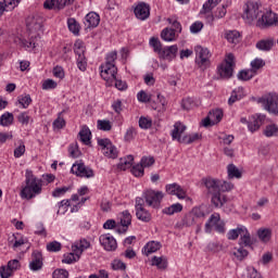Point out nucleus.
Segmentation results:
<instances>
[{"label":"nucleus","instance_id":"c85d7f7f","mask_svg":"<svg viewBox=\"0 0 278 278\" xmlns=\"http://www.w3.org/2000/svg\"><path fill=\"white\" fill-rule=\"evenodd\" d=\"M161 38L165 42H175L177 40V33L173 28L166 27L161 31Z\"/></svg>","mask_w":278,"mask_h":278},{"label":"nucleus","instance_id":"423d86ee","mask_svg":"<svg viewBox=\"0 0 278 278\" xmlns=\"http://www.w3.org/2000/svg\"><path fill=\"white\" fill-rule=\"evenodd\" d=\"M258 103H262L264 110L270 114L278 116V94L268 93L258 99Z\"/></svg>","mask_w":278,"mask_h":278},{"label":"nucleus","instance_id":"603ef678","mask_svg":"<svg viewBox=\"0 0 278 278\" xmlns=\"http://www.w3.org/2000/svg\"><path fill=\"white\" fill-rule=\"evenodd\" d=\"M17 101L24 110H27V108H29V105H31V96H29L27 93L22 94L17 98Z\"/></svg>","mask_w":278,"mask_h":278},{"label":"nucleus","instance_id":"052dcab7","mask_svg":"<svg viewBox=\"0 0 278 278\" xmlns=\"http://www.w3.org/2000/svg\"><path fill=\"white\" fill-rule=\"evenodd\" d=\"M167 23L172 25L174 28H172L176 34H181V23L177 21L175 17L167 18Z\"/></svg>","mask_w":278,"mask_h":278},{"label":"nucleus","instance_id":"9b49d317","mask_svg":"<svg viewBox=\"0 0 278 278\" xmlns=\"http://www.w3.org/2000/svg\"><path fill=\"white\" fill-rule=\"evenodd\" d=\"M223 109H213L208 112V115L202 121L203 127H214L223 121Z\"/></svg>","mask_w":278,"mask_h":278},{"label":"nucleus","instance_id":"37998d69","mask_svg":"<svg viewBox=\"0 0 278 278\" xmlns=\"http://www.w3.org/2000/svg\"><path fill=\"white\" fill-rule=\"evenodd\" d=\"M136 216L138 220H142V223H150L151 220V213L146 208L136 210Z\"/></svg>","mask_w":278,"mask_h":278},{"label":"nucleus","instance_id":"c9c22d12","mask_svg":"<svg viewBox=\"0 0 278 278\" xmlns=\"http://www.w3.org/2000/svg\"><path fill=\"white\" fill-rule=\"evenodd\" d=\"M239 243L241 247H251V244H253V241L251 240V233H249V230L244 226L241 230Z\"/></svg>","mask_w":278,"mask_h":278},{"label":"nucleus","instance_id":"4c0bfd02","mask_svg":"<svg viewBox=\"0 0 278 278\" xmlns=\"http://www.w3.org/2000/svg\"><path fill=\"white\" fill-rule=\"evenodd\" d=\"M223 0H207L203 7L202 10L200 11V14H212V10L218 5Z\"/></svg>","mask_w":278,"mask_h":278},{"label":"nucleus","instance_id":"680f3d73","mask_svg":"<svg viewBox=\"0 0 278 278\" xmlns=\"http://www.w3.org/2000/svg\"><path fill=\"white\" fill-rule=\"evenodd\" d=\"M155 164V159L153 156H142L140 161V165L143 168H149L150 166H153Z\"/></svg>","mask_w":278,"mask_h":278},{"label":"nucleus","instance_id":"aec40b11","mask_svg":"<svg viewBox=\"0 0 278 278\" xmlns=\"http://www.w3.org/2000/svg\"><path fill=\"white\" fill-rule=\"evenodd\" d=\"M178 51H179V48L177 47V45L167 46V47H164L163 50H161L159 58L161 60H166L167 62H173V60L177 58Z\"/></svg>","mask_w":278,"mask_h":278},{"label":"nucleus","instance_id":"8fccbe9b","mask_svg":"<svg viewBox=\"0 0 278 278\" xmlns=\"http://www.w3.org/2000/svg\"><path fill=\"white\" fill-rule=\"evenodd\" d=\"M237 77L240 81H249V79L255 77V74L251 70H243L238 73Z\"/></svg>","mask_w":278,"mask_h":278},{"label":"nucleus","instance_id":"7ed1b4c3","mask_svg":"<svg viewBox=\"0 0 278 278\" xmlns=\"http://www.w3.org/2000/svg\"><path fill=\"white\" fill-rule=\"evenodd\" d=\"M195 64L202 71H207L210 68L212 62L210 58H212V53L207 48H203L201 46H197L195 49Z\"/></svg>","mask_w":278,"mask_h":278},{"label":"nucleus","instance_id":"09e8293b","mask_svg":"<svg viewBox=\"0 0 278 278\" xmlns=\"http://www.w3.org/2000/svg\"><path fill=\"white\" fill-rule=\"evenodd\" d=\"M119 219H121V225L126 227H129V225H131V213H129V211H123L119 214Z\"/></svg>","mask_w":278,"mask_h":278},{"label":"nucleus","instance_id":"5701e85b","mask_svg":"<svg viewBox=\"0 0 278 278\" xmlns=\"http://www.w3.org/2000/svg\"><path fill=\"white\" fill-rule=\"evenodd\" d=\"M30 270H40L42 268V253L34 251L31 254V262L29 263Z\"/></svg>","mask_w":278,"mask_h":278},{"label":"nucleus","instance_id":"6e6d98bb","mask_svg":"<svg viewBox=\"0 0 278 278\" xmlns=\"http://www.w3.org/2000/svg\"><path fill=\"white\" fill-rule=\"evenodd\" d=\"M243 228H244V226H241L236 229L229 230L227 233L228 240H238V237L241 236Z\"/></svg>","mask_w":278,"mask_h":278},{"label":"nucleus","instance_id":"f704fd0d","mask_svg":"<svg viewBox=\"0 0 278 278\" xmlns=\"http://www.w3.org/2000/svg\"><path fill=\"white\" fill-rule=\"evenodd\" d=\"M134 166V156L127 155L125 157H122L119 160V163L117 164V168L119 170H127V168H131Z\"/></svg>","mask_w":278,"mask_h":278},{"label":"nucleus","instance_id":"dca6fc26","mask_svg":"<svg viewBox=\"0 0 278 278\" xmlns=\"http://www.w3.org/2000/svg\"><path fill=\"white\" fill-rule=\"evenodd\" d=\"M18 268H21V262L18 260H11L7 266L0 267V277L10 278Z\"/></svg>","mask_w":278,"mask_h":278},{"label":"nucleus","instance_id":"bf43d9fd","mask_svg":"<svg viewBox=\"0 0 278 278\" xmlns=\"http://www.w3.org/2000/svg\"><path fill=\"white\" fill-rule=\"evenodd\" d=\"M47 251L50 253H58L59 251H62V243L58 241H52L47 244Z\"/></svg>","mask_w":278,"mask_h":278},{"label":"nucleus","instance_id":"72a5a7b5","mask_svg":"<svg viewBox=\"0 0 278 278\" xmlns=\"http://www.w3.org/2000/svg\"><path fill=\"white\" fill-rule=\"evenodd\" d=\"M163 214H166V216H173L174 214H179L180 212H184V205L181 203H175L170 206H167L163 208Z\"/></svg>","mask_w":278,"mask_h":278},{"label":"nucleus","instance_id":"7c9ffc66","mask_svg":"<svg viewBox=\"0 0 278 278\" xmlns=\"http://www.w3.org/2000/svg\"><path fill=\"white\" fill-rule=\"evenodd\" d=\"M256 235L261 242H270V238H273V230L270 228H260Z\"/></svg>","mask_w":278,"mask_h":278},{"label":"nucleus","instance_id":"a18cd8bd","mask_svg":"<svg viewBox=\"0 0 278 278\" xmlns=\"http://www.w3.org/2000/svg\"><path fill=\"white\" fill-rule=\"evenodd\" d=\"M80 257H81V254L73 251L71 253L65 254L62 262L63 264H73L74 262H79Z\"/></svg>","mask_w":278,"mask_h":278},{"label":"nucleus","instance_id":"4468645a","mask_svg":"<svg viewBox=\"0 0 278 278\" xmlns=\"http://www.w3.org/2000/svg\"><path fill=\"white\" fill-rule=\"evenodd\" d=\"M134 13L138 21H147L151 16V7L146 2H139L135 5Z\"/></svg>","mask_w":278,"mask_h":278},{"label":"nucleus","instance_id":"a878e982","mask_svg":"<svg viewBox=\"0 0 278 278\" xmlns=\"http://www.w3.org/2000/svg\"><path fill=\"white\" fill-rule=\"evenodd\" d=\"M227 8H229V4H223L216 9L214 14L206 15L208 23L216 21V18H225V16H227Z\"/></svg>","mask_w":278,"mask_h":278},{"label":"nucleus","instance_id":"de8ad7c7","mask_svg":"<svg viewBox=\"0 0 278 278\" xmlns=\"http://www.w3.org/2000/svg\"><path fill=\"white\" fill-rule=\"evenodd\" d=\"M58 207V212L56 214L60 215H64L66 214V212H68V207H71V201L70 200H62L61 202H59L56 204Z\"/></svg>","mask_w":278,"mask_h":278},{"label":"nucleus","instance_id":"393cba45","mask_svg":"<svg viewBox=\"0 0 278 278\" xmlns=\"http://www.w3.org/2000/svg\"><path fill=\"white\" fill-rule=\"evenodd\" d=\"M256 49H258V51H271L273 47H275V38L269 37L266 39H261L256 42Z\"/></svg>","mask_w":278,"mask_h":278},{"label":"nucleus","instance_id":"e2e57ef3","mask_svg":"<svg viewBox=\"0 0 278 278\" xmlns=\"http://www.w3.org/2000/svg\"><path fill=\"white\" fill-rule=\"evenodd\" d=\"M55 88H58V83L51 78H48L42 83V90H55Z\"/></svg>","mask_w":278,"mask_h":278},{"label":"nucleus","instance_id":"c03bdc74","mask_svg":"<svg viewBox=\"0 0 278 278\" xmlns=\"http://www.w3.org/2000/svg\"><path fill=\"white\" fill-rule=\"evenodd\" d=\"M14 123V114L10 112H5L4 114L1 115L0 117V125L2 127H10Z\"/></svg>","mask_w":278,"mask_h":278},{"label":"nucleus","instance_id":"0e129e2a","mask_svg":"<svg viewBox=\"0 0 278 278\" xmlns=\"http://www.w3.org/2000/svg\"><path fill=\"white\" fill-rule=\"evenodd\" d=\"M98 129L101 131H110V129H112V124L108 119H99Z\"/></svg>","mask_w":278,"mask_h":278},{"label":"nucleus","instance_id":"4be33fe9","mask_svg":"<svg viewBox=\"0 0 278 278\" xmlns=\"http://www.w3.org/2000/svg\"><path fill=\"white\" fill-rule=\"evenodd\" d=\"M165 190L167 194H173L178 199H186V190H184L177 182L166 185Z\"/></svg>","mask_w":278,"mask_h":278},{"label":"nucleus","instance_id":"338daca9","mask_svg":"<svg viewBox=\"0 0 278 278\" xmlns=\"http://www.w3.org/2000/svg\"><path fill=\"white\" fill-rule=\"evenodd\" d=\"M151 125H153V121H151V118H147V117L139 118V127L141 129H149L151 128Z\"/></svg>","mask_w":278,"mask_h":278},{"label":"nucleus","instance_id":"1a4fd4ad","mask_svg":"<svg viewBox=\"0 0 278 278\" xmlns=\"http://www.w3.org/2000/svg\"><path fill=\"white\" fill-rule=\"evenodd\" d=\"M101 77L106 81L108 86H114V81H116V73L118 70L116 68V64H104L101 65Z\"/></svg>","mask_w":278,"mask_h":278},{"label":"nucleus","instance_id":"e433bc0d","mask_svg":"<svg viewBox=\"0 0 278 278\" xmlns=\"http://www.w3.org/2000/svg\"><path fill=\"white\" fill-rule=\"evenodd\" d=\"M152 266H156L159 270H166L168 267V260L166 256H154L152 258Z\"/></svg>","mask_w":278,"mask_h":278},{"label":"nucleus","instance_id":"f257e3e1","mask_svg":"<svg viewBox=\"0 0 278 278\" xmlns=\"http://www.w3.org/2000/svg\"><path fill=\"white\" fill-rule=\"evenodd\" d=\"M45 186V180L36 177L31 169H26L25 173V186L22 188L20 192V197L22 199H26V201H31V199H36L39 194H42V187Z\"/></svg>","mask_w":278,"mask_h":278},{"label":"nucleus","instance_id":"a211bd4d","mask_svg":"<svg viewBox=\"0 0 278 278\" xmlns=\"http://www.w3.org/2000/svg\"><path fill=\"white\" fill-rule=\"evenodd\" d=\"M199 218V215L197 214V210H193L190 213H187L182 219L175 225V229H184V227H192L194 223H197V219Z\"/></svg>","mask_w":278,"mask_h":278},{"label":"nucleus","instance_id":"5fc2aeb1","mask_svg":"<svg viewBox=\"0 0 278 278\" xmlns=\"http://www.w3.org/2000/svg\"><path fill=\"white\" fill-rule=\"evenodd\" d=\"M78 136L80 137V140H92V132L88 126H83Z\"/></svg>","mask_w":278,"mask_h":278},{"label":"nucleus","instance_id":"6e6552de","mask_svg":"<svg viewBox=\"0 0 278 278\" xmlns=\"http://www.w3.org/2000/svg\"><path fill=\"white\" fill-rule=\"evenodd\" d=\"M212 227H215L217 233H225V222L220 219V214L214 213L211 215L204 227L205 233H212Z\"/></svg>","mask_w":278,"mask_h":278},{"label":"nucleus","instance_id":"f3484780","mask_svg":"<svg viewBox=\"0 0 278 278\" xmlns=\"http://www.w3.org/2000/svg\"><path fill=\"white\" fill-rule=\"evenodd\" d=\"M75 0H46L43 2L45 10H64L67 5H73Z\"/></svg>","mask_w":278,"mask_h":278},{"label":"nucleus","instance_id":"774afa93","mask_svg":"<svg viewBox=\"0 0 278 278\" xmlns=\"http://www.w3.org/2000/svg\"><path fill=\"white\" fill-rule=\"evenodd\" d=\"M53 278H68V270L66 269H56L52 274Z\"/></svg>","mask_w":278,"mask_h":278},{"label":"nucleus","instance_id":"f03ea898","mask_svg":"<svg viewBox=\"0 0 278 278\" xmlns=\"http://www.w3.org/2000/svg\"><path fill=\"white\" fill-rule=\"evenodd\" d=\"M42 23L45 20L40 15H30L26 18V27L29 36V40H23L22 43L27 49H36L38 47V40L42 31Z\"/></svg>","mask_w":278,"mask_h":278},{"label":"nucleus","instance_id":"6ab92c4d","mask_svg":"<svg viewBox=\"0 0 278 278\" xmlns=\"http://www.w3.org/2000/svg\"><path fill=\"white\" fill-rule=\"evenodd\" d=\"M99 240L104 251H116V249H118V243L116 242V239H114V237H112V235L110 233L101 235Z\"/></svg>","mask_w":278,"mask_h":278},{"label":"nucleus","instance_id":"79ce46f5","mask_svg":"<svg viewBox=\"0 0 278 278\" xmlns=\"http://www.w3.org/2000/svg\"><path fill=\"white\" fill-rule=\"evenodd\" d=\"M250 66H251V71L257 75V72L261 70V68H264L266 66V62L263 60V59H260V58H256L254 59L251 63H250Z\"/></svg>","mask_w":278,"mask_h":278},{"label":"nucleus","instance_id":"4d7b16f0","mask_svg":"<svg viewBox=\"0 0 278 278\" xmlns=\"http://www.w3.org/2000/svg\"><path fill=\"white\" fill-rule=\"evenodd\" d=\"M152 97L151 93H147L144 90L137 93V99L140 103H150Z\"/></svg>","mask_w":278,"mask_h":278},{"label":"nucleus","instance_id":"ddd939ff","mask_svg":"<svg viewBox=\"0 0 278 278\" xmlns=\"http://www.w3.org/2000/svg\"><path fill=\"white\" fill-rule=\"evenodd\" d=\"M99 147L102 149L103 155L110 157L111 160H116L118 157V149L115 148L109 140H98Z\"/></svg>","mask_w":278,"mask_h":278},{"label":"nucleus","instance_id":"13d9d810","mask_svg":"<svg viewBox=\"0 0 278 278\" xmlns=\"http://www.w3.org/2000/svg\"><path fill=\"white\" fill-rule=\"evenodd\" d=\"M232 255H235V257H237V260L242 262V260H244V257H247V255H249V251H247L244 248L235 249L232 252Z\"/></svg>","mask_w":278,"mask_h":278},{"label":"nucleus","instance_id":"a19ab883","mask_svg":"<svg viewBox=\"0 0 278 278\" xmlns=\"http://www.w3.org/2000/svg\"><path fill=\"white\" fill-rule=\"evenodd\" d=\"M225 38L232 45H238L240 42V31L238 30H227L225 33Z\"/></svg>","mask_w":278,"mask_h":278},{"label":"nucleus","instance_id":"b1692460","mask_svg":"<svg viewBox=\"0 0 278 278\" xmlns=\"http://www.w3.org/2000/svg\"><path fill=\"white\" fill-rule=\"evenodd\" d=\"M99 23H101V17L96 12H89L85 16L84 24L86 27H99Z\"/></svg>","mask_w":278,"mask_h":278},{"label":"nucleus","instance_id":"3c124183","mask_svg":"<svg viewBox=\"0 0 278 278\" xmlns=\"http://www.w3.org/2000/svg\"><path fill=\"white\" fill-rule=\"evenodd\" d=\"M150 47H152L154 53H157V55H160V53L163 51L162 41H160V39L156 37L150 38Z\"/></svg>","mask_w":278,"mask_h":278},{"label":"nucleus","instance_id":"473e14b6","mask_svg":"<svg viewBox=\"0 0 278 278\" xmlns=\"http://www.w3.org/2000/svg\"><path fill=\"white\" fill-rule=\"evenodd\" d=\"M185 131H186V125L181 124L180 122H177L174 125V129L172 130V138L174 140H180Z\"/></svg>","mask_w":278,"mask_h":278},{"label":"nucleus","instance_id":"9d476101","mask_svg":"<svg viewBox=\"0 0 278 278\" xmlns=\"http://www.w3.org/2000/svg\"><path fill=\"white\" fill-rule=\"evenodd\" d=\"M271 25H278L277 13H273L271 11L261 14V17L256 22V27L261 29H266V27H271Z\"/></svg>","mask_w":278,"mask_h":278},{"label":"nucleus","instance_id":"58836bf2","mask_svg":"<svg viewBox=\"0 0 278 278\" xmlns=\"http://www.w3.org/2000/svg\"><path fill=\"white\" fill-rule=\"evenodd\" d=\"M67 27L74 36H79V31L81 30V26L78 24L75 17L67 18Z\"/></svg>","mask_w":278,"mask_h":278},{"label":"nucleus","instance_id":"f8f14e48","mask_svg":"<svg viewBox=\"0 0 278 278\" xmlns=\"http://www.w3.org/2000/svg\"><path fill=\"white\" fill-rule=\"evenodd\" d=\"M71 173H73V175H76L77 177H85L87 179H90V177H94V170L86 166V164L84 163L73 164Z\"/></svg>","mask_w":278,"mask_h":278},{"label":"nucleus","instance_id":"49530a36","mask_svg":"<svg viewBox=\"0 0 278 278\" xmlns=\"http://www.w3.org/2000/svg\"><path fill=\"white\" fill-rule=\"evenodd\" d=\"M74 53L77 55V58H86V46H84L81 40H77L74 43Z\"/></svg>","mask_w":278,"mask_h":278},{"label":"nucleus","instance_id":"c756f323","mask_svg":"<svg viewBox=\"0 0 278 278\" xmlns=\"http://www.w3.org/2000/svg\"><path fill=\"white\" fill-rule=\"evenodd\" d=\"M245 94H244V88L242 87H238L237 89H235L231 92L230 98L228 99V104L232 105L233 103H236V101H240L241 99H244Z\"/></svg>","mask_w":278,"mask_h":278},{"label":"nucleus","instance_id":"bb28decb","mask_svg":"<svg viewBox=\"0 0 278 278\" xmlns=\"http://www.w3.org/2000/svg\"><path fill=\"white\" fill-rule=\"evenodd\" d=\"M87 249H90V242L86 239H80L72 244V251L81 255Z\"/></svg>","mask_w":278,"mask_h":278},{"label":"nucleus","instance_id":"69168bd1","mask_svg":"<svg viewBox=\"0 0 278 278\" xmlns=\"http://www.w3.org/2000/svg\"><path fill=\"white\" fill-rule=\"evenodd\" d=\"M195 105L197 103L192 98L182 99V102H181L182 110H192V108H194Z\"/></svg>","mask_w":278,"mask_h":278},{"label":"nucleus","instance_id":"ea45409f","mask_svg":"<svg viewBox=\"0 0 278 278\" xmlns=\"http://www.w3.org/2000/svg\"><path fill=\"white\" fill-rule=\"evenodd\" d=\"M227 173H228V179H241L242 178V172H240V169L233 164H229L227 166Z\"/></svg>","mask_w":278,"mask_h":278},{"label":"nucleus","instance_id":"864d4df0","mask_svg":"<svg viewBox=\"0 0 278 278\" xmlns=\"http://www.w3.org/2000/svg\"><path fill=\"white\" fill-rule=\"evenodd\" d=\"M264 135L266 138H273V136H278V127L275 124H270L265 127Z\"/></svg>","mask_w":278,"mask_h":278},{"label":"nucleus","instance_id":"cd10ccee","mask_svg":"<svg viewBox=\"0 0 278 278\" xmlns=\"http://www.w3.org/2000/svg\"><path fill=\"white\" fill-rule=\"evenodd\" d=\"M160 249H162V243H160V241H150L143 247L142 253L144 255H151V253H157Z\"/></svg>","mask_w":278,"mask_h":278},{"label":"nucleus","instance_id":"412c9836","mask_svg":"<svg viewBox=\"0 0 278 278\" xmlns=\"http://www.w3.org/2000/svg\"><path fill=\"white\" fill-rule=\"evenodd\" d=\"M203 184L208 192V194H217L220 192V180L208 177L203 179Z\"/></svg>","mask_w":278,"mask_h":278},{"label":"nucleus","instance_id":"0eeeda50","mask_svg":"<svg viewBox=\"0 0 278 278\" xmlns=\"http://www.w3.org/2000/svg\"><path fill=\"white\" fill-rule=\"evenodd\" d=\"M233 54L226 55L225 62L217 67V73L223 79H229L233 75Z\"/></svg>","mask_w":278,"mask_h":278},{"label":"nucleus","instance_id":"2f4dec72","mask_svg":"<svg viewBox=\"0 0 278 278\" xmlns=\"http://www.w3.org/2000/svg\"><path fill=\"white\" fill-rule=\"evenodd\" d=\"M211 201L215 207H224L225 203H227V195L220 193V191H219L212 195Z\"/></svg>","mask_w":278,"mask_h":278},{"label":"nucleus","instance_id":"2eb2a0df","mask_svg":"<svg viewBox=\"0 0 278 278\" xmlns=\"http://www.w3.org/2000/svg\"><path fill=\"white\" fill-rule=\"evenodd\" d=\"M264 121H266V115L264 114H255L249 117L248 129L251 134H255V131H260V127L264 125Z\"/></svg>","mask_w":278,"mask_h":278},{"label":"nucleus","instance_id":"20e7f679","mask_svg":"<svg viewBox=\"0 0 278 278\" xmlns=\"http://www.w3.org/2000/svg\"><path fill=\"white\" fill-rule=\"evenodd\" d=\"M142 197L148 207L159 210L160 205H162V200L164 199V192L148 189L143 191Z\"/></svg>","mask_w":278,"mask_h":278},{"label":"nucleus","instance_id":"39448f33","mask_svg":"<svg viewBox=\"0 0 278 278\" xmlns=\"http://www.w3.org/2000/svg\"><path fill=\"white\" fill-rule=\"evenodd\" d=\"M260 14H262V10H260V4H257V2H247L243 5L242 18L248 25H251L253 21H257Z\"/></svg>","mask_w":278,"mask_h":278}]
</instances>
